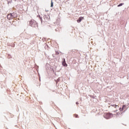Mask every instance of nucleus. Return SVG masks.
<instances>
[{
  "label": "nucleus",
  "mask_w": 129,
  "mask_h": 129,
  "mask_svg": "<svg viewBox=\"0 0 129 129\" xmlns=\"http://www.w3.org/2000/svg\"><path fill=\"white\" fill-rule=\"evenodd\" d=\"M119 114H120V113H116V115H119Z\"/></svg>",
  "instance_id": "obj_11"
},
{
  "label": "nucleus",
  "mask_w": 129,
  "mask_h": 129,
  "mask_svg": "<svg viewBox=\"0 0 129 129\" xmlns=\"http://www.w3.org/2000/svg\"><path fill=\"white\" fill-rule=\"evenodd\" d=\"M119 110L120 111H123V110L124 111H125V110H126V106H125V105H123L122 106V108H119Z\"/></svg>",
  "instance_id": "obj_3"
},
{
  "label": "nucleus",
  "mask_w": 129,
  "mask_h": 129,
  "mask_svg": "<svg viewBox=\"0 0 129 129\" xmlns=\"http://www.w3.org/2000/svg\"><path fill=\"white\" fill-rule=\"evenodd\" d=\"M114 112H117V110L114 111Z\"/></svg>",
  "instance_id": "obj_12"
},
{
  "label": "nucleus",
  "mask_w": 129,
  "mask_h": 129,
  "mask_svg": "<svg viewBox=\"0 0 129 129\" xmlns=\"http://www.w3.org/2000/svg\"><path fill=\"white\" fill-rule=\"evenodd\" d=\"M82 20H84V17H81L77 20L78 23H80Z\"/></svg>",
  "instance_id": "obj_5"
},
{
  "label": "nucleus",
  "mask_w": 129,
  "mask_h": 129,
  "mask_svg": "<svg viewBox=\"0 0 129 129\" xmlns=\"http://www.w3.org/2000/svg\"><path fill=\"white\" fill-rule=\"evenodd\" d=\"M112 116V114L110 113H105L104 114V117L106 118V119H108V118H110Z\"/></svg>",
  "instance_id": "obj_2"
},
{
  "label": "nucleus",
  "mask_w": 129,
  "mask_h": 129,
  "mask_svg": "<svg viewBox=\"0 0 129 129\" xmlns=\"http://www.w3.org/2000/svg\"><path fill=\"white\" fill-rule=\"evenodd\" d=\"M76 104H79V103H78V102H77Z\"/></svg>",
  "instance_id": "obj_13"
},
{
  "label": "nucleus",
  "mask_w": 129,
  "mask_h": 129,
  "mask_svg": "<svg viewBox=\"0 0 129 129\" xmlns=\"http://www.w3.org/2000/svg\"><path fill=\"white\" fill-rule=\"evenodd\" d=\"M14 18H16L15 13L9 14L7 15V18L9 20H12V19H14Z\"/></svg>",
  "instance_id": "obj_1"
},
{
  "label": "nucleus",
  "mask_w": 129,
  "mask_h": 129,
  "mask_svg": "<svg viewBox=\"0 0 129 129\" xmlns=\"http://www.w3.org/2000/svg\"><path fill=\"white\" fill-rule=\"evenodd\" d=\"M123 5V4L121 3V4H120L119 5H118L117 6V7H121V6H122Z\"/></svg>",
  "instance_id": "obj_8"
},
{
  "label": "nucleus",
  "mask_w": 129,
  "mask_h": 129,
  "mask_svg": "<svg viewBox=\"0 0 129 129\" xmlns=\"http://www.w3.org/2000/svg\"><path fill=\"white\" fill-rule=\"evenodd\" d=\"M62 65L64 66V67H67V66H68L64 58H63V60L62 61Z\"/></svg>",
  "instance_id": "obj_4"
},
{
  "label": "nucleus",
  "mask_w": 129,
  "mask_h": 129,
  "mask_svg": "<svg viewBox=\"0 0 129 129\" xmlns=\"http://www.w3.org/2000/svg\"><path fill=\"white\" fill-rule=\"evenodd\" d=\"M111 106H113V107H114L115 108H116V107H118V105H111Z\"/></svg>",
  "instance_id": "obj_6"
},
{
  "label": "nucleus",
  "mask_w": 129,
  "mask_h": 129,
  "mask_svg": "<svg viewBox=\"0 0 129 129\" xmlns=\"http://www.w3.org/2000/svg\"><path fill=\"white\" fill-rule=\"evenodd\" d=\"M30 25H33V21H30Z\"/></svg>",
  "instance_id": "obj_10"
},
{
  "label": "nucleus",
  "mask_w": 129,
  "mask_h": 129,
  "mask_svg": "<svg viewBox=\"0 0 129 129\" xmlns=\"http://www.w3.org/2000/svg\"><path fill=\"white\" fill-rule=\"evenodd\" d=\"M74 116H75V117H78V114H75L74 115Z\"/></svg>",
  "instance_id": "obj_9"
},
{
  "label": "nucleus",
  "mask_w": 129,
  "mask_h": 129,
  "mask_svg": "<svg viewBox=\"0 0 129 129\" xmlns=\"http://www.w3.org/2000/svg\"><path fill=\"white\" fill-rule=\"evenodd\" d=\"M51 8H53V1L51 0V6H50Z\"/></svg>",
  "instance_id": "obj_7"
}]
</instances>
